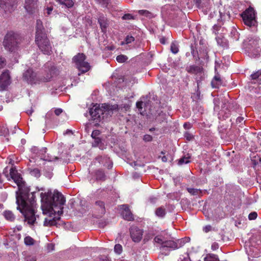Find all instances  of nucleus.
Wrapping results in <instances>:
<instances>
[{"mask_svg":"<svg viewBox=\"0 0 261 261\" xmlns=\"http://www.w3.org/2000/svg\"><path fill=\"white\" fill-rule=\"evenodd\" d=\"M41 207L44 214H48L50 219L45 218L43 225L52 226L57 224V221L60 219V216L63 213V205L65 198L59 192H55L53 194L51 191L40 194Z\"/></svg>","mask_w":261,"mask_h":261,"instance_id":"obj_1","label":"nucleus"},{"mask_svg":"<svg viewBox=\"0 0 261 261\" xmlns=\"http://www.w3.org/2000/svg\"><path fill=\"white\" fill-rule=\"evenodd\" d=\"M11 175L18 188V191L16 192L17 209L23 214L24 221L29 225H33L36 223L37 217L34 210L36 192H30L28 188L21 189L19 184L21 178L17 174L15 175L13 171L11 172Z\"/></svg>","mask_w":261,"mask_h":261,"instance_id":"obj_2","label":"nucleus"},{"mask_svg":"<svg viewBox=\"0 0 261 261\" xmlns=\"http://www.w3.org/2000/svg\"><path fill=\"white\" fill-rule=\"evenodd\" d=\"M35 41L39 49L43 54L50 55L53 53L51 42L40 20L36 21Z\"/></svg>","mask_w":261,"mask_h":261,"instance_id":"obj_3","label":"nucleus"},{"mask_svg":"<svg viewBox=\"0 0 261 261\" xmlns=\"http://www.w3.org/2000/svg\"><path fill=\"white\" fill-rule=\"evenodd\" d=\"M118 106L117 105H111L107 103H103L101 106L100 105L94 106L90 109V115L94 121L97 123L99 122L105 115H111L114 111H117Z\"/></svg>","mask_w":261,"mask_h":261,"instance_id":"obj_4","label":"nucleus"},{"mask_svg":"<svg viewBox=\"0 0 261 261\" xmlns=\"http://www.w3.org/2000/svg\"><path fill=\"white\" fill-rule=\"evenodd\" d=\"M21 41L19 34L11 31L8 32L4 37L3 45L5 48L10 51H14L17 49L18 44Z\"/></svg>","mask_w":261,"mask_h":261,"instance_id":"obj_5","label":"nucleus"},{"mask_svg":"<svg viewBox=\"0 0 261 261\" xmlns=\"http://www.w3.org/2000/svg\"><path fill=\"white\" fill-rule=\"evenodd\" d=\"M52 70L50 71V73H47L46 77H37L36 74L33 71L32 69H28L23 75V78L30 84H39L41 82H47L51 79L50 76Z\"/></svg>","mask_w":261,"mask_h":261,"instance_id":"obj_6","label":"nucleus"},{"mask_svg":"<svg viewBox=\"0 0 261 261\" xmlns=\"http://www.w3.org/2000/svg\"><path fill=\"white\" fill-rule=\"evenodd\" d=\"M241 17L244 24L249 27L256 25L255 11L253 8L249 7L242 14Z\"/></svg>","mask_w":261,"mask_h":261,"instance_id":"obj_7","label":"nucleus"},{"mask_svg":"<svg viewBox=\"0 0 261 261\" xmlns=\"http://www.w3.org/2000/svg\"><path fill=\"white\" fill-rule=\"evenodd\" d=\"M248 40L247 47L252 53L253 56L256 57L260 52L258 50L259 39L257 37H250L248 38Z\"/></svg>","mask_w":261,"mask_h":261,"instance_id":"obj_8","label":"nucleus"},{"mask_svg":"<svg viewBox=\"0 0 261 261\" xmlns=\"http://www.w3.org/2000/svg\"><path fill=\"white\" fill-rule=\"evenodd\" d=\"M46 148H42L40 150H38L37 147H33L32 148V150L34 153H36L41 160L46 161L48 162H52L57 160L58 158L57 156H49L48 154L46 155L45 153L46 152Z\"/></svg>","mask_w":261,"mask_h":261,"instance_id":"obj_9","label":"nucleus"},{"mask_svg":"<svg viewBox=\"0 0 261 261\" xmlns=\"http://www.w3.org/2000/svg\"><path fill=\"white\" fill-rule=\"evenodd\" d=\"M129 233L133 242L139 243L141 241L143 233V229L137 226H132L129 228Z\"/></svg>","mask_w":261,"mask_h":261,"instance_id":"obj_10","label":"nucleus"},{"mask_svg":"<svg viewBox=\"0 0 261 261\" xmlns=\"http://www.w3.org/2000/svg\"><path fill=\"white\" fill-rule=\"evenodd\" d=\"M97 163L98 164V165H97V166L103 165V166L107 167L108 169H110L112 167V163L110 158L106 155H98L96 157L93 161V163L96 165Z\"/></svg>","mask_w":261,"mask_h":261,"instance_id":"obj_11","label":"nucleus"},{"mask_svg":"<svg viewBox=\"0 0 261 261\" xmlns=\"http://www.w3.org/2000/svg\"><path fill=\"white\" fill-rule=\"evenodd\" d=\"M11 83L9 71L5 70L0 75V90H4Z\"/></svg>","mask_w":261,"mask_h":261,"instance_id":"obj_12","label":"nucleus"},{"mask_svg":"<svg viewBox=\"0 0 261 261\" xmlns=\"http://www.w3.org/2000/svg\"><path fill=\"white\" fill-rule=\"evenodd\" d=\"M12 171H13V172H14V174L15 175L16 174H17L21 178L20 183L19 184V186H20V187L21 188V189H24L25 187H24V183L22 182V178L21 177L20 174L18 173L17 170L15 167H12L10 169H9L8 167H6L3 170V174L5 175V176L7 178V179L8 180H10V178H11L16 183L14 178H13L12 177L13 176L11 175Z\"/></svg>","mask_w":261,"mask_h":261,"instance_id":"obj_13","label":"nucleus"},{"mask_svg":"<svg viewBox=\"0 0 261 261\" xmlns=\"http://www.w3.org/2000/svg\"><path fill=\"white\" fill-rule=\"evenodd\" d=\"M16 0H0V7L5 12H11L14 10Z\"/></svg>","mask_w":261,"mask_h":261,"instance_id":"obj_14","label":"nucleus"},{"mask_svg":"<svg viewBox=\"0 0 261 261\" xmlns=\"http://www.w3.org/2000/svg\"><path fill=\"white\" fill-rule=\"evenodd\" d=\"M191 52L193 57L195 58L196 60H199L200 58L207 59L208 58L207 49H203L202 51L199 50V52L197 50V49L196 48L195 49L193 46L191 45Z\"/></svg>","mask_w":261,"mask_h":261,"instance_id":"obj_15","label":"nucleus"},{"mask_svg":"<svg viewBox=\"0 0 261 261\" xmlns=\"http://www.w3.org/2000/svg\"><path fill=\"white\" fill-rule=\"evenodd\" d=\"M187 71L190 74H195L200 78L202 77V74L203 73V68L202 67L193 65L186 68Z\"/></svg>","mask_w":261,"mask_h":261,"instance_id":"obj_16","label":"nucleus"},{"mask_svg":"<svg viewBox=\"0 0 261 261\" xmlns=\"http://www.w3.org/2000/svg\"><path fill=\"white\" fill-rule=\"evenodd\" d=\"M121 208L122 210L121 215L123 218L127 221H134V218L133 215L130 212L129 207L126 204H123L121 205Z\"/></svg>","mask_w":261,"mask_h":261,"instance_id":"obj_17","label":"nucleus"},{"mask_svg":"<svg viewBox=\"0 0 261 261\" xmlns=\"http://www.w3.org/2000/svg\"><path fill=\"white\" fill-rule=\"evenodd\" d=\"M24 8L28 13H33L36 8V0H26Z\"/></svg>","mask_w":261,"mask_h":261,"instance_id":"obj_18","label":"nucleus"},{"mask_svg":"<svg viewBox=\"0 0 261 261\" xmlns=\"http://www.w3.org/2000/svg\"><path fill=\"white\" fill-rule=\"evenodd\" d=\"M94 208L98 211L99 215L101 216L106 213L105 202L101 200H97L95 202Z\"/></svg>","mask_w":261,"mask_h":261,"instance_id":"obj_19","label":"nucleus"},{"mask_svg":"<svg viewBox=\"0 0 261 261\" xmlns=\"http://www.w3.org/2000/svg\"><path fill=\"white\" fill-rule=\"evenodd\" d=\"M86 59V56L83 53H79L76 56H74L72 60L75 63L76 67L81 65L82 62L85 61Z\"/></svg>","mask_w":261,"mask_h":261,"instance_id":"obj_20","label":"nucleus"},{"mask_svg":"<svg viewBox=\"0 0 261 261\" xmlns=\"http://www.w3.org/2000/svg\"><path fill=\"white\" fill-rule=\"evenodd\" d=\"M212 5L210 0L203 2L202 5L199 8L201 9L204 14H207L211 10Z\"/></svg>","mask_w":261,"mask_h":261,"instance_id":"obj_21","label":"nucleus"},{"mask_svg":"<svg viewBox=\"0 0 261 261\" xmlns=\"http://www.w3.org/2000/svg\"><path fill=\"white\" fill-rule=\"evenodd\" d=\"M94 176L95 177V179L97 181H105L107 178V176L105 171L101 169L95 170L94 172Z\"/></svg>","mask_w":261,"mask_h":261,"instance_id":"obj_22","label":"nucleus"},{"mask_svg":"<svg viewBox=\"0 0 261 261\" xmlns=\"http://www.w3.org/2000/svg\"><path fill=\"white\" fill-rule=\"evenodd\" d=\"M76 68L81 72L78 74L79 75H80L81 74L88 72L90 69L91 66L88 62L85 61L77 66Z\"/></svg>","mask_w":261,"mask_h":261,"instance_id":"obj_23","label":"nucleus"},{"mask_svg":"<svg viewBox=\"0 0 261 261\" xmlns=\"http://www.w3.org/2000/svg\"><path fill=\"white\" fill-rule=\"evenodd\" d=\"M98 22L100 25L102 32H105L108 26L106 17L103 15H100L98 18Z\"/></svg>","mask_w":261,"mask_h":261,"instance_id":"obj_24","label":"nucleus"},{"mask_svg":"<svg viewBox=\"0 0 261 261\" xmlns=\"http://www.w3.org/2000/svg\"><path fill=\"white\" fill-rule=\"evenodd\" d=\"M250 79L253 81L254 83H257L259 84H261V69L251 74Z\"/></svg>","mask_w":261,"mask_h":261,"instance_id":"obj_25","label":"nucleus"},{"mask_svg":"<svg viewBox=\"0 0 261 261\" xmlns=\"http://www.w3.org/2000/svg\"><path fill=\"white\" fill-rule=\"evenodd\" d=\"M211 84L212 87L215 88H218L219 86L222 85V81L219 75H216L214 76Z\"/></svg>","mask_w":261,"mask_h":261,"instance_id":"obj_26","label":"nucleus"},{"mask_svg":"<svg viewBox=\"0 0 261 261\" xmlns=\"http://www.w3.org/2000/svg\"><path fill=\"white\" fill-rule=\"evenodd\" d=\"M155 214L156 216L161 218H163L164 217H165L166 214V208L163 206L158 207L155 210Z\"/></svg>","mask_w":261,"mask_h":261,"instance_id":"obj_27","label":"nucleus"},{"mask_svg":"<svg viewBox=\"0 0 261 261\" xmlns=\"http://www.w3.org/2000/svg\"><path fill=\"white\" fill-rule=\"evenodd\" d=\"M170 248L172 249H176L177 246H175V241L172 240H168L164 241L162 248Z\"/></svg>","mask_w":261,"mask_h":261,"instance_id":"obj_28","label":"nucleus"},{"mask_svg":"<svg viewBox=\"0 0 261 261\" xmlns=\"http://www.w3.org/2000/svg\"><path fill=\"white\" fill-rule=\"evenodd\" d=\"M4 216L6 219L12 222L15 219V216L14 214L10 211H5L4 212Z\"/></svg>","mask_w":261,"mask_h":261,"instance_id":"obj_29","label":"nucleus"},{"mask_svg":"<svg viewBox=\"0 0 261 261\" xmlns=\"http://www.w3.org/2000/svg\"><path fill=\"white\" fill-rule=\"evenodd\" d=\"M188 192L192 195H201L202 193V190L197 189L188 188L187 189Z\"/></svg>","mask_w":261,"mask_h":261,"instance_id":"obj_30","label":"nucleus"},{"mask_svg":"<svg viewBox=\"0 0 261 261\" xmlns=\"http://www.w3.org/2000/svg\"><path fill=\"white\" fill-rule=\"evenodd\" d=\"M138 13L140 15L144 16L147 18H151L154 17L153 14L147 10H140Z\"/></svg>","mask_w":261,"mask_h":261,"instance_id":"obj_31","label":"nucleus"},{"mask_svg":"<svg viewBox=\"0 0 261 261\" xmlns=\"http://www.w3.org/2000/svg\"><path fill=\"white\" fill-rule=\"evenodd\" d=\"M29 171L31 175L35 177L38 178L40 176V171L38 168H29Z\"/></svg>","mask_w":261,"mask_h":261,"instance_id":"obj_32","label":"nucleus"},{"mask_svg":"<svg viewBox=\"0 0 261 261\" xmlns=\"http://www.w3.org/2000/svg\"><path fill=\"white\" fill-rule=\"evenodd\" d=\"M204 261H220L217 255L209 254L205 258Z\"/></svg>","mask_w":261,"mask_h":261,"instance_id":"obj_33","label":"nucleus"},{"mask_svg":"<svg viewBox=\"0 0 261 261\" xmlns=\"http://www.w3.org/2000/svg\"><path fill=\"white\" fill-rule=\"evenodd\" d=\"M35 241L30 236L25 237L24 239V244L27 246L33 245L35 243Z\"/></svg>","mask_w":261,"mask_h":261,"instance_id":"obj_34","label":"nucleus"},{"mask_svg":"<svg viewBox=\"0 0 261 261\" xmlns=\"http://www.w3.org/2000/svg\"><path fill=\"white\" fill-rule=\"evenodd\" d=\"M61 4L65 5L68 8L73 7L74 3L72 0H59Z\"/></svg>","mask_w":261,"mask_h":261,"instance_id":"obj_35","label":"nucleus"},{"mask_svg":"<svg viewBox=\"0 0 261 261\" xmlns=\"http://www.w3.org/2000/svg\"><path fill=\"white\" fill-rule=\"evenodd\" d=\"M128 59V57L124 55H120L116 57V60L119 63H124Z\"/></svg>","mask_w":261,"mask_h":261,"instance_id":"obj_36","label":"nucleus"},{"mask_svg":"<svg viewBox=\"0 0 261 261\" xmlns=\"http://www.w3.org/2000/svg\"><path fill=\"white\" fill-rule=\"evenodd\" d=\"M190 158V157L189 156H188L187 157H186V156L182 157L178 160V165H181L183 164H188V163H190V161L189 160Z\"/></svg>","mask_w":261,"mask_h":261,"instance_id":"obj_37","label":"nucleus"},{"mask_svg":"<svg viewBox=\"0 0 261 261\" xmlns=\"http://www.w3.org/2000/svg\"><path fill=\"white\" fill-rule=\"evenodd\" d=\"M175 246H177V249L182 247L186 243V241L184 239H178L175 241Z\"/></svg>","mask_w":261,"mask_h":261,"instance_id":"obj_38","label":"nucleus"},{"mask_svg":"<svg viewBox=\"0 0 261 261\" xmlns=\"http://www.w3.org/2000/svg\"><path fill=\"white\" fill-rule=\"evenodd\" d=\"M170 49L172 53L176 54L179 51L178 46L176 43L172 42L170 46Z\"/></svg>","mask_w":261,"mask_h":261,"instance_id":"obj_39","label":"nucleus"},{"mask_svg":"<svg viewBox=\"0 0 261 261\" xmlns=\"http://www.w3.org/2000/svg\"><path fill=\"white\" fill-rule=\"evenodd\" d=\"M135 40V38L134 37L132 36H127L125 39V41L124 42H122L121 44L123 45L124 44H129L132 43Z\"/></svg>","mask_w":261,"mask_h":261,"instance_id":"obj_40","label":"nucleus"},{"mask_svg":"<svg viewBox=\"0 0 261 261\" xmlns=\"http://www.w3.org/2000/svg\"><path fill=\"white\" fill-rule=\"evenodd\" d=\"M114 249L115 252L118 254H120L123 250L122 246L119 244H116Z\"/></svg>","mask_w":261,"mask_h":261,"instance_id":"obj_41","label":"nucleus"},{"mask_svg":"<svg viewBox=\"0 0 261 261\" xmlns=\"http://www.w3.org/2000/svg\"><path fill=\"white\" fill-rule=\"evenodd\" d=\"M97 2L105 8H107L110 3V0H97Z\"/></svg>","mask_w":261,"mask_h":261,"instance_id":"obj_42","label":"nucleus"},{"mask_svg":"<svg viewBox=\"0 0 261 261\" xmlns=\"http://www.w3.org/2000/svg\"><path fill=\"white\" fill-rule=\"evenodd\" d=\"M94 141L92 143V146L94 147H97L99 145L100 143L101 142V139L99 138H93Z\"/></svg>","mask_w":261,"mask_h":261,"instance_id":"obj_43","label":"nucleus"},{"mask_svg":"<svg viewBox=\"0 0 261 261\" xmlns=\"http://www.w3.org/2000/svg\"><path fill=\"white\" fill-rule=\"evenodd\" d=\"M122 19L123 20H130V19H134V17L129 13L125 14L122 17Z\"/></svg>","mask_w":261,"mask_h":261,"instance_id":"obj_44","label":"nucleus"},{"mask_svg":"<svg viewBox=\"0 0 261 261\" xmlns=\"http://www.w3.org/2000/svg\"><path fill=\"white\" fill-rule=\"evenodd\" d=\"M257 217V214L255 212L250 213L248 215V219L250 220H255Z\"/></svg>","mask_w":261,"mask_h":261,"instance_id":"obj_45","label":"nucleus"},{"mask_svg":"<svg viewBox=\"0 0 261 261\" xmlns=\"http://www.w3.org/2000/svg\"><path fill=\"white\" fill-rule=\"evenodd\" d=\"M100 134V132L99 130H94L92 132L91 134V137L93 139L95 138H98V136Z\"/></svg>","mask_w":261,"mask_h":261,"instance_id":"obj_46","label":"nucleus"},{"mask_svg":"<svg viewBox=\"0 0 261 261\" xmlns=\"http://www.w3.org/2000/svg\"><path fill=\"white\" fill-rule=\"evenodd\" d=\"M154 241L155 243L161 244L162 247H163L164 241H163L160 237L159 236H156L154 239Z\"/></svg>","mask_w":261,"mask_h":261,"instance_id":"obj_47","label":"nucleus"},{"mask_svg":"<svg viewBox=\"0 0 261 261\" xmlns=\"http://www.w3.org/2000/svg\"><path fill=\"white\" fill-rule=\"evenodd\" d=\"M143 140L145 142H150L152 140V137L150 135H145L143 136Z\"/></svg>","mask_w":261,"mask_h":261,"instance_id":"obj_48","label":"nucleus"},{"mask_svg":"<svg viewBox=\"0 0 261 261\" xmlns=\"http://www.w3.org/2000/svg\"><path fill=\"white\" fill-rule=\"evenodd\" d=\"M206 0H193L196 7L199 9L200 7L202 5L203 2Z\"/></svg>","mask_w":261,"mask_h":261,"instance_id":"obj_49","label":"nucleus"},{"mask_svg":"<svg viewBox=\"0 0 261 261\" xmlns=\"http://www.w3.org/2000/svg\"><path fill=\"white\" fill-rule=\"evenodd\" d=\"M6 64V61L5 58L0 56V69L3 68Z\"/></svg>","mask_w":261,"mask_h":261,"instance_id":"obj_50","label":"nucleus"},{"mask_svg":"<svg viewBox=\"0 0 261 261\" xmlns=\"http://www.w3.org/2000/svg\"><path fill=\"white\" fill-rule=\"evenodd\" d=\"M220 27L218 25H214L213 27V33L217 35L218 34V31L220 30Z\"/></svg>","mask_w":261,"mask_h":261,"instance_id":"obj_51","label":"nucleus"},{"mask_svg":"<svg viewBox=\"0 0 261 261\" xmlns=\"http://www.w3.org/2000/svg\"><path fill=\"white\" fill-rule=\"evenodd\" d=\"M254 159L253 160H252V161L253 162V164L254 165H256L259 163H261V158L259 156H257V160H256L255 159L256 158V156H254Z\"/></svg>","mask_w":261,"mask_h":261,"instance_id":"obj_52","label":"nucleus"},{"mask_svg":"<svg viewBox=\"0 0 261 261\" xmlns=\"http://www.w3.org/2000/svg\"><path fill=\"white\" fill-rule=\"evenodd\" d=\"M185 137L187 139V140L190 141L193 138V136L188 132H186L185 134Z\"/></svg>","mask_w":261,"mask_h":261,"instance_id":"obj_53","label":"nucleus"},{"mask_svg":"<svg viewBox=\"0 0 261 261\" xmlns=\"http://www.w3.org/2000/svg\"><path fill=\"white\" fill-rule=\"evenodd\" d=\"M63 112V110L62 109H57L55 110V114L57 115V116H59Z\"/></svg>","mask_w":261,"mask_h":261,"instance_id":"obj_54","label":"nucleus"},{"mask_svg":"<svg viewBox=\"0 0 261 261\" xmlns=\"http://www.w3.org/2000/svg\"><path fill=\"white\" fill-rule=\"evenodd\" d=\"M142 105H143L142 101H138L136 103V107L139 109H142Z\"/></svg>","mask_w":261,"mask_h":261,"instance_id":"obj_55","label":"nucleus"},{"mask_svg":"<svg viewBox=\"0 0 261 261\" xmlns=\"http://www.w3.org/2000/svg\"><path fill=\"white\" fill-rule=\"evenodd\" d=\"M244 121V118L243 117H239L236 119V122L237 123H241Z\"/></svg>","mask_w":261,"mask_h":261,"instance_id":"obj_56","label":"nucleus"},{"mask_svg":"<svg viewBox=\"0 0 261 261\" xmlns=\"http://www.w3.org/2000/svg\"><path fill=\"white\" fill-rule=\"evenodd\" d=\"M184 127L185 129H189L191 127V126L190 123L186 122L184 124Z\"/></svg>","mask_w":261,"mask_h":261,"instance_id":"obj_57","label":"nucleus"},{"mask_svg":"<svg viewBox=\"0 0 261 261\" xmlns=\"http://www.w3.org/2000/svg\"><path fill=\"white\" fill-rule=\"evenodd\" d=\"M218 247H219L218 244L216 243L213 244L212 245V249L213 250H215L217 249L218 248Z\"/></svg>","mask_w":261,"mask_h":261,"instance_id":"obj_58","label":"nucleus"},{"mask_svg":"<svg viewBox=\"0 0 261 261\" xmlns=\"http://www.w3.org/2000/svg\"><path fill=\"white\" fill-rule=\"evenodd\" d=\"M211 229V226L208 225V226H206L204 228H203V230L205 232H208L209 231H210Z\"/></svg>","mask_w":261,"mask_h":261,"instance_id":"obj_59","label":"nucleus"},{"mask_svg":"<svg viewBox=\"0 0 261 261\" xmlns=\"http://www.w3.org/2000/svg\"><path fill=\"white\" fill-rule=\"evenodd\" d=\"M53 8L52 7H47L46 8V10H47L46 13H47V14L48 15H49L51 13V12L53 11Z\"/></svg>","mask_w":261,"mask_h":261,"instance_id":"obj_60","label":"nucleus"},{"mask_svg":"<svg viewBox=\"0 0 261 261\" xmlns=\"http://www.w3.org/2000/svg\"><path fill=\"white\" fill-rule=\"evenodd\" d=\"M166 39L165 37H162L160 40V42L163 44H165L166 43Z\"/></svg>","mask_w":261,"mask_h":261,"instance_id":"obj_61","label":"nucleus"},{"mask_svg":"<svg viewBox=\"0 0 261 261\" xmlns=\"http://www.w3.org/2000/svg\"><path fill=\"white\" fill-rule=\"evenodd\" d=\"M27 261H36V260L34 257H28Z\"/></svg>","mask_w":261,"mask_h":261,"instance_id":"obj_62","label":"nucleus"},{"mask_svg":"<svg viewBox=\"0 0 261 261\" xmlns=\"http://www.w3.org/2000/svg\"><path fill=\"white\" fill-rule=\"evenodd\" d=\"M162 160V161L164 162H166L167 161V159L165 156H163Z\"/></svg>","mask_w":261,"mask_h":261,"instance_id":"obj_63","label":"nucleus"},{"mask_svg":"<svg viewBox=\"0 0 261 261\" xmlns=\"http://www.w3.org/2000/svg\"><path fill=\"white\" fill-rule=\"evenodd\" d=\"M99 261H110V260L106 258L105 259H99Z\"/></svg>","mask_w":261,"mask_h":261,"instance_id":"obj_64","label":"nucleus"}]
</instances>
